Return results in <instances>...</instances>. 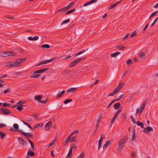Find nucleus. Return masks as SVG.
<instances>
[{"instance_id":"nucleus-46","label":"nucleus","mask_w":158,"mask_h":158,"mask_svg":"<svg viewBox=\"0 0 158 158\" xmlns=\"http://www.w3.org/2000/svg\"><path fill=\"white\" fill-rule=\"evenodd\" d=\"M123 94H121L118 97V98H117L116 99L114 100L115 101V102L119 101L121 99L122 97L123 96Z\"/></svg>"},{"instance_id":"nucleus-22","label":"nucleus","mask_w":158,"mask_h":158,"mask_svg":"<svg viewBox=\"0 0 158 158\" xmlns=\"http://www.w3.org/2000/svg\"><path fill=\"white\" fill-rule=\"evenodd\" d=\"M77 88H72L70 89H68L67 90V92H73L77 90Z\"/></svg>"},{"instance_id":"nucleus-36","label":"nucleus","mask_w":158,"mask_h":158,"mask_svg":"<svg viewBox=\"0 0 158 158\" xmlns=\"http://www.w3.org/2000/svg\"><path fill=\"white\" fill-rule=\"evenodd\" d=\"M78 132V130H76L73 132H72L71 134L68 136V139L70 137H72V136L74 134H77Z\"/></svg>"},{"instance_id":"nucleus-27","label":"nucleus","mask_w":158,"mask_h":158,"mask_svg":"<svg viewBox=\"0 0 158 158\" xmlns=\"http://www.w3.org/2000/svg\"><path fill=\"white\" fill-rule=\"evenodd\" d=\"M111 143V142L110 141H107L105 144L103 146V148L104 149L108 145H110Z\"/></svg>"},{"instance_id":"nucleus-39","label":"nucleus","mask_w":158,"mask_h":158,"mask_svg":"<svg viewBox=\"0 0 158 158\" xmlns=\"http://www.w3.org/2000/svg\"><path fill=\"white\" fill-rule=\"evenodd\" d=\"M117 116H116V115H115L114 116V117H113V118L112 119L111 122L110 123V125L111 126L112 125L114 122L115 120L116 119V118H117Z\"/></svg>"},{"instance_id":"nucleus-57","label":"nucleus","mask_w":158,"mask_h":158,"mask_svg":"<svg viewBox=\"0 0 158 158\" xmlns=\"http://www.w3.org/2000/svg\"><path fill=\"white\" fill-rule=\"evenodd\" d=\"M84 154L83 152L81 153L77 158H83Z\"/></svg>"},{"instance_id":"nucleus-53","label":"nucleus","mask_w":158,"mask_h":158,"mask_svg":"<svg viewBox=\"0 0 158 158\" xmlns=\"http://www.w3.org/2000/svg\"><path fill=\"white\" fill-rule=\"evenodd\" d=\"M136 34V31H135L130 35V37H132L135 36Z\"/></svg>"},{"instance_id":"nucleus-44","label":"nucleus","mask_w":158,"mask_h":158,"mask_svg":"<svg viewBox=\"0 0 158 158\" xmlns=\"http://www.w3.org/2000/svg\"><path fill=\"white\" fill-rule=\"evenodd\" d=\"M128 138V135H125L124 136L123 139H121V140H123V141H124L125 142H126V141L127 140Z\"/></svg>"},{"instance_id":"nucleus-34","label":"nucleus","mask_w":158,"mask_h":158,"mask_svg":"<svg viewBox=\"0 0 158 158\" xmlns=\"http://www.w3.org/2000/svg\"><path fill=\"white\" fill-rule=\"evenodd\" d=\"M56 141V139L55 138L53 140L52 142L49 143V147H51L55 143Z\"/></svg>"},{"instance_id":"nucleus-24","label":"nucleus","mask_w":158,"mask_h":158,"mask_svg":"<svg viewBox=\"0 0 158 158\" xmlns=\"http://www.w3.org/2000/svg\"><path fill=\"white\" fill-rule=\"evenodd\" d=\"M42 97L41 95H36L35 96L34 99L36 100L39 101L41 100V99L42 98Z\"/></svg>"},{"instance_id":"nucleus-32","label":"nucleus","mask_w":158,"mask_h":158,"mask_svg":"<svg viewBox=\"0 0 158 158\" xmlns=\"http://www.w3.org/2000/svg\"><path fill=\"white\" fill-rule=\"evenodd\" d=\"M46 60H43L41 61L39 64H38L37 65H36V66H39L40 65L42 64H46Z\"/></svg>"},{"instance_id":"nucleus-38","label":"nucleus","mask_w":158,"mask_h":158,"mask_svg":"<svg viewBox=\"0 0 158 158\" xmlns=\"http://www.w3.org/2000/svg\"><path fill=\"white\" fill-rule=\"evenodd\" d=\"M55 59V57H53L51 59L46 60V61L47 64L48 63L51 62L53 61H54Z\"/></svg>"},{"instance_id":"nucleus-50","label":"nucleus","mask_w":158,"mask_h":158,"mask_svg":"<svg viewBox=\"0 0 158 158\" xmlns=\"http://www.w3.org/2000/svg\"><path fill=\"white\" fill-rule=\"evenodd\" d=\"M23 122L24 124L27 126L28 127L31 129H32V127L29 124H28L27 123L24 121H23Z\"/></svg>"},{"instance_id":"nucleus-56","label":"nucleus","mask_w":158,"mask_h":158,"mask_svg":"<svg viewBox=\"0 0 158 158\" xmlns=\"http://www.w3.org/2000/svg\"><path fill=\"white\" fill-rule=\"evenodd\" d=\"M48 101V99H46L45 100H40V101H39V102L44 103V104H46L47 103V102Z\"/></svg>"},{"instance_id":"nucleus-21","label":"nucleus","mask_w":158,"mask_h":158,"mask_svg":"<svg viewBox=\"0 0 158 158\" xmlns=\"http://www.w3.org/2000/svg\"><path fill=\"white\" fill-rule=\"evenodd\" d=\"M120 54V52H114L112 54H111L110 55V56L111 57H115L119 54Z\"/></svg>"},{"instance_id":"nucleus-4","label":"nucleus","mask_w":158,"mask_h":158,"mask_svg":"<svg viewBox=\"0 0 158 158\" xmlns=\"http://www.w3.org/2000/svg\"><path fill=\"white\" fill-rule=\"evenodd\" d=\"M71 137H70L69 139V138L68 139V137L66 138L65 140V144L64 145V146H66L69 142H70L71 143H73L77 141V137L76 136H74L71 138Z\"/></svg>"},{"instance_id":"nucleus-31","label":"nucleus","mask_w":158,"mask_h":158,"mask_svg":"<svg viewBox=\"0 0 158 158\" xmlns=\"http://www.w3.org/2000/svg\"><path fill=\"white\" fill-rule=\"evenodd\" d=\"M135 130H134L133 133V135H132V141L134 140L136 138V136L135 135Z\"/></svg>"},{"instance_id":"nucleus-42","label":"nucleus","mask_w":158,"mask_h":158,"mask_svg":"<svg viewBox=\"0 0 158 158\" xmlns=\"http://www.w3.org/2000/svg\"><path fill=\"white\" fill-rule=\"evenodd\" d=\"M10 106V104L7 103H4L3 104L2 106L4 107H9Z\"/></svg>"},{"instance_id":"nucleus-16","label":"nucleus","mask_w":158,"mask_h":158,"mask_svg":"<svg viewBox=\"0 0 158 158\" xmlns=\"http://www.w3.org/2000/svg\"><path fill=\"white\" fill-rule=\"evenodd\" d=\"M144 132L147 133L149 132V131H153V128L152 127H148L147 128L144 127Z\"/></svg>"},{"instance_id":"nucleus-43","label":"nucleus","mask_w":158,"mask_h":158,"mask_svg":"<svg viewBox=\"0 0 158 158\" xmlns=\"http://www.w3.org/2000/svg\"><path fill=\"white\" fill-rule=\"evenodd\" d=\"M43 125V123H38L35 125V128H36L37 127H41Z\"/></svg>"},{"instance_id":"nucleus-12","label":"nucleus","mask_w":158,"mask_h":158,"mask_svg":"<svg viewBox=\"0 0 158 158\" xmlns=\"http://www.w3.org/2000/svg\"><path fill=\"white\" fill-rule=\"evenodd\" d=\"M49 70L48 68L43 69H41L38 70L35 72V73H41L43 72Z\"/></svg>"},{"instance_id":"nucleus-26","label":"nucleus","mask_w":158,"mask_h":158,"mask_svg":"<svg viewBox=\"0 0 158 158\" xmlns=\"http://www.w3.org/2000/svg\"><path fill=\"white\" fill-rule=\"evenodd\" d=\"M136 123L138 126H141L142 128H144V125L142 123H141L139 121H137Z\"/></svg>"},{"instance_id":"nucleus-48","label":"nucleus","mask_w":158,"mask_h":158,"mask_svg":"<svg viewBox=\"0 0 158 158\" xmlns=\"http://www.w3.org/2000/svg\"><path fill=\"white\" fill-rule=\"evenodd\" d=\"M72 99H67L66 100H65L64 101V104H67L69 102H71L72 101Z\"/></svg>"},{"instance_id":"nucleus-49","label":"nucleus","mask_w":158,"mask_h":158,"mask_svg":"<svg viewBox=\"0 0 158 158\" xmlns=\"http://www.w3.org/2000/svg\"><path fill=\"white\" fill-rule=\"evenodd\" d=\"M13 127L16 130H18L19 128L18 124L16 123H15L14 124Z\"/></svg>"},{"instance_id":"nucleus-5","label":"nucleus","mask_w":158,"mask_h":158,"mask_svg":"<svg viewBox=\"0 0 158 158\" xmlns=\"http://www.w3.org/2000/svg\"><path fill=\"white\" fill-rule=\"evenodd\" d=\"M0 112L1 114L8 115L11 113L10 110L6 108H0Z\"/></svg>"},{"instance_id":"nucleus-61","label":"nucleus","mask_w":158,"mask_h":158,"mask_svg":"<svg viewBox=\"0 0 158 158\" xmlns=\"http://www.w3.org/2000/svg\"><path fill=\"white\" fill-rule=\"evenodd\" d=\"M75 65V64L73 63V62H72L70 64L69 66V68H72Z\"/></svg>"},{"instance_id":"nucleus-59","label":"nucleus","mask_w":158,"mask_h":158,"mask_svg":"<svg viewBox=\"0 0 158 158\" xmlns=\"http://www.w3.org/2000/svg\"><path fill=\"white\" fill-rule=\"evenodd\" d=\"M158 19V18H157L154 21V22H153V23H152V25H151V27H152L155 24V23L157 21V19Z\"/></svg>"},{"instance_id":"nucleus-62","label":"nucleus","mask_w":158,"mask_h":158,"mask_svg":"<svg viewBox=\"0 0 158 158\" xmlns=\"http://www.w3.org/2000/svg\"><path fill=\"white\" fill-rule=\"evenodd\" d=\"M136 153L134 152H132L131 154V156L132 157H134L136 156Z\"/></svg>"},{"instance_id":"nucleus-60","label":"nucleus","mask_w":158,"mask_h":158,"mask_svg":"<svg viewBox=\"0 0 158 158\" xmlns=\"http://www.w3.org/2000/svg\"><path fill=\"white\" fill-rule=\"evenodd\" d=\"M129 36V34H128L126 35H125L123 38H122V40H125Z\"/></svg>"},{"instance_id":"nucleus-33","label":"nucleus","mask_w":158,"mask_h":158,"mask_svg":"<svg viewBox=\"0 0 158 158\" xmlns=\"http://www.w3.org/2000/svg\"><path fill=\"white\" fill-rule=\"evenodd\" d=\"M139 56L142 58L144 59L145 58V54L144 52H140L139 54Z\"/></svg>"},{"instance_id":"nucleus-14","label":"nucleus","mask_w":158,"mask_h":158,"mask_svg":"<svg viewBox=\"0 0 158 158\" xmlns=\"http://www.w3.org/2000/svg\"><path fill=\"white\" fill-rule=\"evenodd\" d=\"M123 0H121L118 2L115 3L111 5L109 7V9H110L113 8H114L116 6H117L118 4L120 3Z\"/></svg>"},{"instance_id":"nucleus-18","label":"nucleus","mask_w":158,"mask_h":158,"mask_svg":"<svg viewBox=\"0 0 158 158\" xmlns=\"http://www.w3.org/2000/svg\"><path fill=\"white\" fill-rule=\"evenodd\" d=\"M65 92V91L64 90L62 91L60 94L56 96V98L59 99L62 97Z\"/></svg>"},{"instance_id":"nucleus-51","label":"nucleus","mask_w":158,"mask_h":158,"mask_svg":"<svg viewBox=\"0 0 158 158\" xmlns=\"http://www.w3.org/2000/svg\"><path fill=\"white\" fill-rule=\"evenodd\" d=\"M130 118L131 119L132 122L134 123L135 124L136 123L135 120V118H134L133 116H131Z\"/></svg>"},{"instance_id":"nucleus-23","label":"nucleus","mask_w":158,"mask_h":158,"mask_svg":"<svg viewBox=\"0 0 158 158\" xmlns=\"http://www.w3.org/2000/svg\"><path fill=\"white\" fill-rule=\"evenodd\" d=\"M120 105V103L119 102H118L115 103L114 105V108L115 110H117L119 108Z\"/></svg>"},{"instance_id":"nucleus-17","label":"nucleus","mask_w":158,"mask_h":158,"mask_svg":"<svg viewBox=\"0 0 158 158\" xmlns=\"http://www.w3.org/2000/svg\"><path fill=\"white\" fill-rule=\"evenodd\" d=\"M18 140L19 142L20 143L23 145H24L26 144V141L22 139L21 137H19L18 138Z\"/></svg>"},{"instance_id":"nucleus-25","label":"nucleus","mask_w":158,"mask_h":158,"mask_svg":"<svg viewBox=\"0 0 158 158\" xmlns=\"http://www.w3.org/2000/svg\"><path fill=\"white\" fill-rule=\"evenodd\" d=\"M102 139H103V138H102V137H101L100 139H99V142H98V149H99L101 147L102 143Z\"/></svg>"},{"instance_id":"nucleus-37","label":"nucleus","mask_w":158,"mask_h":158,"mask_svg":"<svg viewBox=\"0 0 158 158\" xmlns=\"http://www.w3.org/2000/svg\"><path fill=\"white\" fill-rule=\"evenodd\" d=\"M75 10H76V9H72V10H69V11H67L65 13V15H67L71 14V13H73V12L74 11H75Z\"/></svg>"},{"instance_id":"nucleus-7","label":"nucleus","mask_w":158,"mask_h":158,"mask_svg":"<svg viewBox=\"0 0 158 158\" xmlns=\"http://www.w3.org/2000/svg\"><path fill=\"white\" fill-rule=\"evenodd\" d=\"M74 148H76L77 147L74 144H72L70 148L68 154L67 156V158H70L72 154L73 150Z\"/></svg>"},{"instance_id":"nucleus-40","label":"nucleus","mask_w":158,"mask_h":158,"mask_svg":"<svg viewBox=\"0 0 158 158\" xmlns=\"http://www.w3.org/2000/svg\"><path fill=\"white\" fill-rule=\"evenodd\" d=\"M70 21L69 19H68L65 20H64L61 24V25H62L63 24H65L67 23H69Z\"/></svg>"},{"instance_id":"nucleus-64","label":"nucleus","mask_w":158,"mask_h":158,"mask_svg":"<svg viewBox=\"0 0 158 158\" xmlns=\"http://www.w3.org/2000/svg\"><path fill=\"white\" fill-rule=\"evenodd\" d=\"M121 110L120 109L118 110L115 113V115L117 116L118 114L121 112Z\"/></svg>"},{"instance_id":"nucleus-6","label":"nucleus","mask_w":158,"mask_h":158,"mask_svg":"<svg viewBox=\"0 0 158 158\" xmlns=\"http://www.w3.org/2000/svg\"><path fill=\"white\" fill-rule=\"evenodd\" d=\"M18 131L19 132L22 134L23 135L26 137H28L29 138H32L33 137V135L32 134H31L28 133L24 132L21 130H18Z\"/></svg>"},{"instance_id":"nucleus-9","label":"nucleus","mask_w":158,"mask_h":158,"mask_svg":"<svg viewBox=\"0 0 158 158\" xmlns=\"http://www.w3.org/2000/svg\"><path fill=\"white\" fill-rule=\"evenodd\" d=\"M126 142L121 139L118 143V148L120 150H122L124 147Z\"/></svg>"},{"instance_id":"nucleus-45","label":"nucleus","mask_w":158,"mask_h":158,"mask_svg":"<svg viewBox=\"0 0 158 158\" xmlns=\"http://www.w3.org/2000/svg\"><path fill=\"white\" fill-rule=\"evenodd\" d=\"M126 63L129 65H131L132 63V60H131L129 59L126 61Z\"/></svg>"},{"instance_id":"nucleus-41","label":"nucleus","mask_w":158,"mask_h":158,"mask_svg":"<svg viewBox=\"0 0 158 158\" xmlns=\"http://www.w3.org/2000/svg\"><path fill=\"white\" fill-rule=\"evenodd\" d=\"M41 47L42 48H49L50 47V46L48 44H45L42 45Z\"/></svg>"},{"instance_id":"nucleus-58","label":"nucleus","mask_w":158,"mask_h":158,"mask_svg":"<svg viewBox=\"0 0 158 158\" xmlns=\"http://www.w3.org/2000/svg\"><path fill=\"white\" fill-rule=\"evenodd\" d=\"M116 94V93L115 92V91L114 90L113 92H112V93H110V94H109V95H108V96H114Z\"/></svg>"},{"instance_id":"nucleus-63","label":"nucleus","mask_w":158,"mask_h":158,"mask_svg":"<svg viewBox=\"0 0 158 158\" xmlns=\"http://www.w3.org/2000/svg\"><path fill=\"white\" fill-rule=\"evenodd\" d=\"M61 10H62V11L63 12H65L67 10H68L66 8V7L62 8L61 9Z\"/></svg>"},{"instance_id":"nucleus-19","label":"nucleus","mask_w":158,"mask_h":158,"mask_svg":"<svg viewBox=\"0 0 158 158\" xmlns=\"http://www.w3.org/2000/svg\"><path fill=\"white\" fill-rule=\"evenodd\" d=\"M30 149L27 152V155L31 157H33L35 155V154L32 151H30Z\"/></svg>"},{"instance_id":"nucleus-8","label":"nucleus","mask_w":158,"mask_h":158,"mask_svg":"<svg viewBox=\"0 0 158 158\" xmlns=\"http://www.w3.org/2000/svg\"><path fill=\"white\" fill-rule=\"evenodd\" d=\"M124 85V83H119L117 87L114 90L115 91L116 93L120 91Z\"/></svg>"},{"instance_id":"nucleus-10","label":"nucleus","mask_w":158,"mask_h":158,"mask_svg":"<svg viewBox=\"0 0 158 158\" xmlns=\"http://www.w3.org/2000/svg\"><path fill=\"white\" fill-rule=\"evenodd\" d=\"M52 125V123L51 121H49L46 124L45 128L47 130H48L51 128Z\"/></svg>"},{"instance_id":"nucleus-29","label":"nucleus","mask_w":158,"mask_h":158,"mask_svg":"<svg viewBox=\"0 0 158 158\" xmlns=\"http://www.w3.org/2000/svg\"><path fill=\"white\" fill-rule=\"evenodd\" d=\"M116 47L119 50H122L126 48V47L125 46H123L121 45L117 46Z\"/></svg>"},{"instance_id":"nucleus-47","label":"nucleus","mask_w":158,"mask_h":158,"mask_svg":"<svg viewBox=\"0 0 158 158\" xmlns=\"http://www.w3.org/2000/svg\"><path fill=\"white\" fill-rule=\"evenodd\" d=\"M85 52V50H82L81 51H80L78 53L76 54V56H77L78 55L81 54H82L83 53H84V52Z\"/></svg>"},{"instance_id":"nucleus-30","label":"nucleus","mask_w":158,"mask_h":158,"mask_svg":"<svg viewBox=\"0 0 158 158\" xmlns=\"http://www.w3.org/2000/svg\"><path fill=\"white\" fill-rule=\"evenodd\" d=\"M5 135L6 134L5 133H3L2 131L0 132V137L2 139H3Z\"/></svg>"},{"instance_id":"nucleus-52","label":"nucleus","mask_w":158,"mask_h":158,"mask_svg":"<svg viewBox=\"0 0 158 158\" xmlns=\"http://www.w3.org/2000/svg\"><path fill=\"white\" fill-rule=\"evenodd\" d=\"M149 25L148 23H147L146 25L145 26V27L143 29V33H144L145 32V31L147 29V27H148Z\"/></svg>"},{"instance_id":"nucleus-3","label":"nucleus","mask_w":158,"mask_h":158,"mask_svg":"<svg viewBox=\"0 0 158 158\" xmlns=\"http://www.w3.org/2000/svg\"><path fill=\"white\" fill-rule=\"evenodd\" d=\"M146 104V102L144 101L142 104L141 106L139 109L137 108L136 110V113L137 114H139V115H140L142 112L143 110L144 109L145 107Z\"/></svg>"},{"instance_id":"nucleus-1","label":"nucleus","mask_w":158,"mask_h":158,"mask_svg":"<svg viewBox=\"0 0 158 158\" xmlns=\"http://www.w3.org/2000/svg\"><path fill=\"white\" fill-rule=\"evenodd\" d=\"M16 53L14 51H8L0 53V56L2 57H7L9 56H15Z\"/></svg>"},{"instance_id":"nucleus-54","label":"nucleus","mask_w":158,"mask_h":158,"mask_svg":"<svg viewBox=\"0 0 158 158\" xmlns=\"http://www.w3.org/2000/svg\"><path fill=\"white\" fill-rule=\"evenodd\" d=\"M157 12H154L153 13H152L150 15L149 18H150L153 17L154 16H155V15H156L157 14Z\"/></svg>"},{"instance_id":"nucleus-15","label":"nucleus","mask_w":158,"mask_h":158,"mask_svg":"<svg viewBox=\"0 0 158 158\" xmlns=\"http://www.w3.org/2000/svg\"><path fill=\"white\" fill-rule=\"evenodd\" d=\"M85 57H84L83 58H79L77 59H75L73 61V63H74L75 64V65H76L77 64L79 63L81 60H82L84 59Z\"/></svg>"},{"instance_id":"nucleus-20","label":"nucleus","mask_w":158,"mask_h":158,"mask_svg":"<svg viewBox=\"0 0 158 158\" xmlns=\"http://www.w3.org/2000/svg\"><path fill=\"white\" fill-rule=\"evenodd\" d=\"M37 74L35 73V72H34L33 74L30 77V78H37L40 75V74Z\"/></svg>"},{"instance_id":"nucleus-55","label":"nucleus","mask_w":158,"mask_h":158,"mask_svg":"<svg viewBox=\"0 0 158 158\" xmlns=\"http://www.w3.org/2000/svg\"><path fill=\"white\" fill-rule=\"evenodd\" d=\"M99 81V80H97L94 83L91 85L90 88L92 87L94 85L97 84L98 82Z\"/></svg>"},{"instance_id":"nucleus-35","label":"nucleus","mask_w":158,"mask_h":158,"mask_svg":"<svg viewBox=\"0 0 158 158\" xmlns=\"http://www.w3.org/2000/svg\"><path fill=\"white\" fill-rule=\"evenodd\" d=\"M23 105H19L17 106V109L19 110L20 111L23 109Z\"/></svg>"},{"instance_id":"nucleus-2","label":"nucleus","mask_w":158,"mask_h":158,"mask_svg":"<svg viewBox=\"0 0 158 158\" xmlns=\"http://www.w3.org/2000/svg\"><path fill=\"white\" fill-rule=\"evenodd\" d=\"M26 60V58L17 59L16 60V62H15V67H17L20 66L21 64V63L25 61Z\"/></svg>"},{"instance_id":"nucleus-11","label":"nucleus","mask_w":158,"mask_h":158,"mask_svg":"<svg viewBox=\"0 0 158 158\" xmlns=\"http://www.w3.org/2000/svg\"><path fill=\"white\" fill-rule=\"evenodd\" d=\"M98 0H91L89 1L88 2L84 4L83 6H85L89 5H91L94 3L96 2Z\"/></svg>"},{"instance_id":"nucleus-13","label":"nucleus","mask_w":158,"mask_h":158,"mask_svg":"<svg viewBox=\"0 0 158 158\" xmlns=\"http://www.w3.org/2000/svg\"><path fill=\"white\" fill-rule=\"evenodd\" d=\"M15 62H9L6 63V66L7 67H15Z\"/></svg>"},{"instance_id":"nucleus-28","label":"nucleus","mask_w":158,"mask_h":158,"mask_svg":"<svg viewBox=\"0 0 158 158\" xmlns=\"http://www.w3.org/2000/svg\"><path fill=\"white\" fill-rule=\"evenodd\" d=\"M75 4V3L74 2H72L69 3V4L67 6H66V8L67 9V10L69 9L73 5Z\"/></svg>"}]
</instances>
